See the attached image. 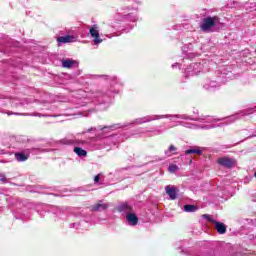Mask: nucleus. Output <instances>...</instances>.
<instances>
[{
    "label": "nucleus",
    "mask_w": 256,
    "mask_h": 256,
    "mask_svg": "<svg viewBox=\"0 0 256 256\" xmlns=\"http://www.w3.org/2000/svg\"><path fill=\"white\" fill-rule=\"evenodd\" d=\"M219 23V17H206L202 20V23L200 25V29L204 31V33H211L213 29L217 26Z\"/></svg>",
    "instance_id": "obj_1"
},
{
    "label": "nucleus",
    "mask_w": 256,
    "mask_h": 256,
    "mask_svg": "<svg viewBox=\"0 0 256 256\" xmlns=\"http://www.w3.org/2000/svg\"><path fill=\"white\" fill-rule=\"evenodd\" d=\"M90 35L94 38V45H99L102 43V39L99 38V28L97 26L90 27Z\"/></svg>",
    "instance_id": "obj_2"
},
{
    "label": "nucleus",
    "mask_w": 256,
    "mask_h": 256,
    "mask_svg": "<svg viewBox=\"0 0 256 256\" xmlns=\"http://www.w3.org/2000/svg\"><path fill=\"white\" fill-rule=\"evenodd\" d=\"M165 191L170 199H177V187L168 185L165 187Z\"/></svg>",
    "instance_id": "obj_3"
},
{
    "label": "nucleus",
    "mask_w": 256,
    "mask_h": 256,
    "mask_svg": "<svg viewBox=\"0 0 256 256\" xmlns=\"http://www.w3.org/2000/svg\"><path fill=\"white\" fill-rule=\"evenodd\" d=\"M58 43H75L77 41V37L75 36H60L57 38Z\"/></svg>",
    "instance_id": "obj_4"
},
{
    "label": "nucleus",
    "mask_w": 256,
    "mask_h": 256,
    "mask_svg": "<svg viewBox=\"0 0 256 256\" xmlns=\"http://www.w3.org/2000/svg\"><path fill=\"white\" fill-rule=\"evenodd\" d=\"M62 66L66 69H71L73 67H79V63L75 60L66 59L62 61Z\"/></svg>",
    "instance_id": "obj_5"
},
{
    "label": "nucleus",
    "mask_w": 256,
    "mask_h": 256,
    "mask_svg": "<svg viewBox=\"0 0 256 256\" xmlns=\"http://www.w3.org/2000/svg\"><path fill=\"white\" fill-rule=\"evenodd\" d=\"M218 163L224 167H233V165H235V160L230 158H220L218 159Z\"/></svg>",
    "instance_id": "obj_6"
},
{
    "label": "nucleus",
    "mask_w": 256,
    "mask_h": 256,
    "mask_svg": "<svg viewBox=\"0 0 256 256\" xmlns=\"http://www.w3.org/2000/svg\"><path fill=\"white\" fill-rule=\"evenodd\" d=\"M126 219H127L128 223H129V225H133V226L137 225V223L139 222V219L133 213H128L126 215Z\"/></svg>",
    "instance_id": "obj_7"
},
{
    "label": "nucleus",
    "mask_w": 256,
    "mask_h": 256,
    "mask_svg": "<svg viewBox=\"0 0 256 256\" xmlns=\"http://www.w3.org/2000/svg\"><path fill=\"white\" fill-rule=\"evenodd\" d=\"M213 223L215 224V229L220 233V235H223L227 231V226H225V224L217 221H213Z\"/></svg>",
    "instance_id": "obj_8"
},
{
    "label": "nucleus",
    "mask_w": 256,
    "mask_h": 256,
    "mask_svg": "<svg viewBox=\"0 0 256 256\" xmlns=\"http://www.w3.org/2000/svg\"><path fill=\"white\" fill-rule=\"evenodd\" d=\"M109 207V204L107 203H99L95 206H92V211H105Z\"/></svg>",
    "instance_id": "obj_9"
},
{
    "label": "nucleus",
    "mask_w": 256,
    "mask_h": 256,
    "mask_svg": "<svg viewBox=\"0 0 256 256\" xmlns=\"http://www.w3.org/2000/svg\"><path fill=\"white\" fill-rule=\"evenodd\" d=\"M74 152L77 154L78 157H85L87 155V151L79 147L74 148Z\"/></svg>",
    "instance_id": "obj_10"
},
{
    "label": "nucleus",
    "mask_w": 256,
    "mask_h": 256,
    "mask_svg": "<svg viewBox=\"0 0 256 256\" xmlns=\"http://www.w3.org/2000/svg\"><path fill=\"white\" fill-rule=\"evenodd\" d=\"M15 158L17 161H27V159H29V156H27L23 153H16Z\"/></svg>",
    "instance_id": "obj_11"
},
{
    "label": "nucleus",
    "mask_w": 256,
    "mask_h": 256,
    "mask_svg": "<svg viewBox=\"0 0 256 256\" xmlns=\"http://www.w3.org/2000/svg\"><path fill=\"white\" fill-rule=\"evenodd\" d=\"M184 211H186L187 213H193L194 211H197V207L193 205H185Z\"/></svg>",
    "instance_id": "obj_12"
},
{
    "label": "nucleus",
    "mask_w": 256,
    "mask_h": 256,
    "mask_svg": "<svg viewBox=\"0 0 256 256\" xmlns=\"http://www.w3.org/2000/svg\"><path fill=\"white\" fill-rule=\"evenodd\" d=\"M191 153H196L197 155H201V150H199V148H192V149L186 150L187 155H191Z\"/></svg>",
    "instance_id": "obj_13"
},
{
    "label": "nucleus",
    "mask_w": 256,
    "mask_h": 256,
    "mask_svg": "<svg viewBox=\"0 0 256 256\" xmlns=\"http://www.w3.org/2000/svg\"><path fill=\"white\" fill-rule=\"evenodd\" d=\"M119 211H131V206H129L127 203H124L120 206Z\"/></svg>",
    "instance_id": "obj_14"
},
{
    "label": "nucleus",
    "mask_w": 256,
    "mask_h": 256,
    "mask_svg": "<svg viewBox=\"0 0 256 256\" xmlns=\"http://www.w3.org/2000/svg\"><path fill=\"white\" fill-rule=\"evenodd\" d=\"M177 169H179V168L175 164L170 165L169 168H168L170 173H175V171H177Z\"/></svg>",
    "instance_id": "obj_15"
},
{
    "label": "nucleus",
    "mask_w": 256,
    "mask_h": 256,
    "mask_svg": "<svg viewBox=\"0 0 256 256\" xmlns=\"http://www.w3.org/2000/svg\"><path fill=\"white\" fill-rule=\"evenodd\" d=\"M169 151H170V153H173L174 151H177V148H175V146L171 145L169 147Z\"/></svg>",
    "instance_id": "obj_16"
},
{
    "label": "nucleus",
    "mask_w": 256,
    "mask_h": 256,
    "mask_svg": "<svg viewBox=\"0 0 256 256\" xmlns=\"http://www.w3.org/2000/svg\"><path fill=\"white\" fill-rule=\"evenodd\" d=\"M101 179V176L98 174L95 176L94 181L95 183H99V180Z\"/></svg>",
    "instance_id": "obj_17"
},
{
    "label": "nucleus",
    "mask_w": 256,
    "mask_h": 256,
    "mask_svg": "<svg viewBox=\"0 0 256 256\" xmlns=\"http://www.w3.org/2000/svg\"><path fill=\"white\" fill-rule=\"evenodd\" d=\"M8 115H13V113H11V112H8Z\"/></svg>",
    "instance_id": "obj_18"
}]
</instances>
